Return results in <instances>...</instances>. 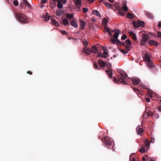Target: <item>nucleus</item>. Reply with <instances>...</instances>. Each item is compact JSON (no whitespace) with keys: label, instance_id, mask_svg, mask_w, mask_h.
<instances>
[{"label":"nucleus","instance_id":"f257e3e1","mask_svg":"<svg viewBox=\"0 0 161 161\" xmlns=\"http://www.w3.org/2000/svg\"><path fill=\"white\" fill-rule=\"evenodd\" d=\"M127 74L125 73H120V77L119 78V76H118V78L119 79V81L116 77H114V81L115 83H118L119 81L120 83L123 84H126V81H129L128 80H127Z\"/></svg>","mask_w":161,"mask_h":161},{"label":"nucleus","instance_id":"f03ea898","mask_svg":"<svg viewBox=\"0 0 161 161\" xmlns=\"http://www.w3.org/2000/svg\"><path fill=\"white\" fill-rule=\"evenodd\" d=\"M15 16L17 20L20 22L23 23H27L28 22V18L24 14L20 12H17L15 13Z\"/></svg>","mask_w":161,"mask_h":161},{"label":"nucleus","instance_id":"7ed1b4c3","mask_svg":"<svg viewBox=\"0 0 161 161\" xmlns=\"http://www.w3.org/2000/svg\"><path fill=\"white\" fill-rule=\"evenodd\" d=\"M144 143V144L142 145L141 148L138 150L142 153H144L147 151L149 147L150 143L147 139L145 140Z\"/></svg>","mask_w":161,"mask_h":161},{"label":"nucleus","instance_id":"20e7f679","mask_svg":"<svg viewBox=\"0 0 161 161\" xmlns=\"http://www.w3.org/2000/svg\"><path fill=\"white\" fill-rule=\"evenodd\" d=\"M102 141L103 143H104L105 145L108 148H110L111 147L112 141L108 137H105L102 140Z\"/></svg>","mask_w":161,"mask_h":161},{"label":"nucleus","instance_id":"39448f33","mask_svg":"<svg viewBox=\"0 0 161 161\" xmlns=\"http://www.w3.org/2000/svg\"><path fill=\"white\" fill-rule=\"evenodd\" d=\"M155 36L157 37V36L151 32H149L147 33L144 34H142V39L144 41H147L148 40L150 39L151 37Z\"/></svg>","mask_w":161,"mask_h":161},{"label":"nucleus","instance_id":"423d86ee","mask_svg":"<svg viewBox=\"0 0 161 161\" xmlns=\"http://www.w3.org/2000/svg\"><path fill=\"white\" fill-rule=\"evenodd\" d=\"M114 6L115 7L116 9L119 11V14L122 16H124L125 14L122 10L121 7L119 6V3H114Z\"/></svg>","mask_w":161,"mask_h":161},{"label":"nucleus","instance_id":"0eeeda50","mask_svg":"<svg viewBox=\"0 0 161 161\" xmlns=\"http://www.w3.org/2000/svg\"><path fill=\"white\" fill-rule=\"evenodd\" d=\"M91 52L90 48L86 47H84L82 49V52H84L87 55L91 54Z\"/></svg>","mask_w":161,"mask_h":161},{"label":"nucleus","instance_id":"6e6552de","mask_svg":"<svg viewBox=\"0 0 161 161\" xmlns=\"http://www.w3.org/2000/svg\"><path fill=\"white\" fill-rule=\"evenodd\" d=\"M132 82L134 85H136L139 84L140 82V80L138 78H133L131 79Z\"/></svg>","mask_w":161,"mask_h":161},{"label":"nucleus","instance_id":"1a4fd4ad","mask_svg":"<svg viewBox=\"0 0 161 161\" xmlns=\"http://www.w3.org/2000/svg\"><path fill=\"white\" fill-rule=\"evenodd\" d=\"M114 32H115V34L114 35V37L115 39H117L120 31L118 29H115L114 30Z\"/></svg>","mask_w":161,"mask_h":161},{"label":"nucleus","instance_id":"9d476101","mask_svg":"<svg viewBox=\"0 0 161 161\" xmlns=\"http://www.w3.org/2000/svg\"><path fill=\"white\" fill-rule=\"evenodd\" d=\"M75 3L78 9L80 8L81 5V1L80 0H74Z\"/></svg>","mask_w":161,"mask_h":161},{"label":"nucleus","instance_id":"9b49d317","mask_svg":"<svg viewBox=\"0 0 161 161\" xmlns=\"http://www.w3.org/2000/svg\"><path fill=\"white\" fill-rule=\"evenodd\" d=\"M144 58L146 62H149L151 60V57L148 53L145 54L144 55Z\"/></svg>","mask_w":161,"mask_h":161},{"label":"nucleus","instance_id":"f8f14e48","mask_svg":"<svg viewBox=\"0 0 161 161\" xmlns=\"http://www.w3.org/2000/svg\"><path fill=\"white\" fill-rule=\"evenodd\" d=\"M129 34L130 36L134 41H136L137 40V38L136 34L133 32L131 31L129 32Z\"/></svg>","mask_w":161,"mask_h":161},{"label":"nucleus","instance_id":"ddd939ff","mask_svg":"<svg viewBox=\"0 0 161 161\" xmlns=\"http://www.w3.org/2000/svg\"><path fill=\"white\" fill-rule=\"evenodd\" d=\"M23 3L26 6L29 8H31V5L27 0H23Z\"/></svg>","mask_w":161,"mask_h":161},{"label":"nucleus","instance_id":"4468645a","mask_svg":"<svg viewBox=\"0 0 161 161\" xmlns=\"http://www.w3.org/2000/svg\"><path fill=\"white\" fill-rule=\"evenodd\" d=\"M148 42L149 44L153 45L155 46H158V42L153 40H149L148 41Z\"/></svg>","mask_w":161,"mask_h":161},{"label":"nucleus","instance_id":"2eb2a0df","mask_svg":"<svg viewBox=\"0 0 161 161\" xmlns=\"http://www.w3.org/2000/svg\"><path fill=\"white\" fill-rule=\"evenodd\" d=\"M106 72L107 74L108 75L109 77L111 78L112 76V71L111 70L110 68H109V70H106Z\"/></svg>","mask_w":161,"mask_h":161},{"label":"nucleus","instance_id":"dca6fc26","mask_svg":"<svg viewBox=\"0 0 161 161\" xmlns=\"http://www.w3.org/2000/svg\"><path fill=\"white\" fill-rule=\"evenodd\" d=\"M98 63L99 64L100 66L102 67L105 66L106 65L105 63L103 61L102 59H99L98 61Z\"/></svg>","mask_w":161,"mask_h":161},{"label":"nucleus","instance_id":"f3484780","mask_svg":"<svg viewBox=\"0 0 161 161\" xmlns=\"http://www.w3.org/2000/svg\"><path fill=\"white\" fill-rule=\"evenodd\" d=\"M98 51L97 47L96 46H94L92 47L91 51L94 53H96Z\"/></svg>","mask_w":161,"mask_h":161},{"label":"nucleus","instance_id":"a211bd4d","mask_svg":"<svg viewBox=\"0 0 161 161\" xmlns=\"http://www.w3.org/2000/svg\"><path fill=\"white\" fill-rule=\"evenodd\" d=\"M138 134L141 135L143 132V130L142 128L138 127L136 129Z\"/></svg>","mask_w":161,"mask_h":161},{"label":"nucleus","instance_id":"6ab92c4d","mask_svg":"<svg viewBox=\"0 0 161 161\" xmlns=\"http://www.w3.org/2000/svg\"><path fill=\"white\" fill-rule=\"evenodd\" d=\"M80 29L83 30L85 28L86 23L81 20H80Z\"/></svg>","mask_w":161,"mask_h":161},{"label":"nucleus","instance_id":"aec40b11","mask_svg":"<svg viewBox=\"0 0 161 161\" xmlns=\"http://www.w3.org/2000/svg\"><path fill=\"white\" fill-rule=\"evenodd\" d=\"M92 13L93 14L99 17H101V15L99 12L97 10H93L92 11Z\"/></svg>","mask_w":161,"mask_h":161},{"label":"nucleus","instance_id":"412c9836","mask_svg":"<svg viewBox=\"0 0 161 161\" xmlns=\"http://www.w3.org/2000/svg\"><path fill=\"white\" fill-rule=\"evenodd\" d=\"M153 114V113L151 111H146L145 112L144 114V117L146 115H147L148 116H152Z\"/></svg>","mask_w":161,"mask_h":161},{"label":"nucleus","instance_id":"4be33fe9","mask_svg":"<svg viewBox=\"0 0 161 161\" xmlns=\"http://www.w3.org/2000/svg\"><path fill=\"white\" fill-rule=\"evenodd\" d=\"M108 22V20L107 19L104 18L103 19L102 23L104 27H106L107 26Z\"/></svg>","mask_w":161,"mask_h":161},{"label":"nucleus","instance_id":"5701e85b","mask_svg":"<svg viewBox=\"0 0 161 161\" xmlns=\"http://www.w3.org/2000/svg\"><path fill=\"white\" fill-rule=\"evenodd\" d=\"M110 41L114 44L117 43V44H119L120 42V41L117 39H112L110 40Z\"/></svg>","mask_w":161,"mask_h":161},{"label":"nucleus","instance_id":"b1692460","mask_svg":"<svg viewBox=\"0 0 161 161\" xmlns=\"http://www.w3.org/2000/svg\"><path fill=\"white\" fill-rule=\"evenodd\" d=\"M70 24L72 26L74 27L75 28L78 27V25L77 22L76 21H72L70 23Z\"/></svg>","mask_w":161,"mask_h":161},{"label":"nucleus","instance_id":"393cba45","mask_svg":"<svg viewBox=\"0 0 161 161\" xmlns=\"http://www.w3.org/2000/svg\"><path fill=\"white\" fill-rule=\"evenodd\" d=\"M145 13L146 16L148 18L151 19L153 18V15L151 13L147 11H145Z\"/></svg>","mask_w":161,"mask_h":161},{"label":"nucleus","instance_id":"a878e982","mask_svg":"<svg viewBox=\"0 0 161 161\" xmlns=\"http://www.w3.org/2000/svg\"><path fill=\"white\" fill-rule=\"evenodd\" d=\"M147 62L148 63L147 66L149 68H151L153 67L154 65L153 64V63L151 60Z\"/></svg>","mask_w":161,"mask_h":161},{"label":"nucleus","instance_id":"bb28decb","mask_svg":"<svg viewBox=\"0 0 161 161\" xmlns=\"http://www.w3.org/2000/svg\"><path fill=\"white\" fill-rule=\"evenodd\" d=\"M138 22L139 27L140 26L143 27L145 26V23L143 21L139 20Z\"/></svg>","mask_w":161,"mask_h":161},{"label":"nucleus","instance_id":"cd10ccee","mask_svg":"<svg viewBox=\"0 0 161 161\" xmlns=\"http://www.w3.org/2000/svg\"><path fill=\"white\" fill-rule=\"evenodd\" d=\"M97 56L101 58H106L107 57V56L103 55V54L101 53H99L97 54Z\"/></svg>","mask_w":161,"mask_h":161},{"label":"nucleus","instance_id":"c85d7f7f","mask_svg":"<svg viewBox=\"0 0 161 161\" xmlns=\"http://www.w3.org/2000/svg\"><path fill=\"white\" fill-rule=\"evenodd\" d=\"M133 25L134 27L135 28H137L139 27L138 21V22H137L136 21H134L133 22Z\"/></svg>","mask_w":161,"mask_h":161},{"label":"nucleus","instance_id":"c756f323","mask_svg":"<svg viewBox=\"0 0 161 161\" xmlns=\"http://www.w3.org/2000/svg\"><path fill=\"white\" fill-rule=\"evenodd\" d=\"M50 5L51 8H53L56 5V3L50 2Z\"/></svg>","mask_w":161,"mask_h":161},{"label":"nucleus","instance_id":"7c9ffc66","mask_svg":"<svg viewBox=\"0 0 161 161\" xmlns=\"http://www.w3.org/2000/svg\"><path fill=\"white\" fill-rule=\"evenodd\" d=\"M51 23L54 25L56 26H58V23L56 21L52 19L51 21Z\"/></svg>","mask_w":161,"mask_h":161},{"label":"nucleus","instance_id":"2f4dec72","mask_svg":"<svg viewBox=\"0 0 161 161\" xmlns=\"http://www.w3.org/2000/svg\"><path fill=\"white\" fill-rule=\"evenodd\" d=\"M63 13V12L61 10H58L56 11V14L58 16H60L62 15Z\"/></svg>","mask_w":161,"mask_h":161},{"label":"nucleus","instance_id":"473e14b6","mask_svg":"<svg viewBox=\"0 0 161 161\" xmlns=\"http://www.w3.org/2000/svg\"><path fill=\"white\" fill-rule=\"evenodd\" d=\"M58 3L57 5V7L59 9H61L63 8V5L60 2H57Z\"/></svg>","mask_w":161,"mask_h":161},{"label":"nucleus","instance_id":"72a5a7b5","mask_svg":"<svg viewBox=\"0 0 161 161\" xmlns=\"http://www.w3.org/2000/svg\"><path fill=\"white\" fill-rule=\"evenodd\" d=\"M104 4L108 8H112L113 5L112 4H111L109 3H108L106 2H105Z\"/></svg>","mask_w":161,"mask_h":161},{"label":"nucleus","instance_id":"f704fd0d","mask_svg":"<svg viewBox=\"0 0 161 161\" xmlns=\"http://www.w3.org/2000/svg\"><path fill=\"white\" fill-rule=\"evenodd\" d=\"M126 16L129 18L132 19H133L134 18V16L131 13H128L126 15Z\"/></svg>","mask_w":161,"mask_h":161},{"label":"nucleus","instance_id":"c9c22d12","mask_svg":"<svg viewBox=\"0 0 161 161\" xmlns=\"http://www.w3.org/2000/svg\"><path fill=\"white\" fill-rule=\"evenodd\" d=\"M66 17L69 19H71L73 17V14H66Z\"/></svg>","mask_w":161,"mask_h":161},{"label":"nucleus","instance_id":"e433bc0d","mask_svg":"<svg viewBox=\"0 0 161 161\" xmlns=\"http://www.w3.org/2000/svg\"><path fill=\"white\" fill-rule=\"evenodd\" d=\"M125 47L126 50L128 52L130 49L131 48V45H125Z\"/></svg>","mask_w":161,"mask_h":161},{"label":"nucleus","instance_id":"4c0bfd02","mask_svg":"<svg viewBox=\"0 0 161 161\" xmlns=\"http://www.w3.org/2000/svg\"><path fill=\"white\" fill-rule=\"evenodd\" d=\"M62 22L65 25H66L69 23V21L66 19H64L63 20Z\"/></svg>","mask_w":161,"mask_h":161},{"label":"nucleus","instance_id":"58836bf2","mask_svg":"<svg viewBox=\"0 0 161 161\" xmlns=\"http://www.w3.org/2000/svg\"><path fill=\"white\" fill-rule=\"evenodd\" d=\"M122 10H124L125 12H127L128 11V8L127 6H123L122 8H121Z\"/></svg>","mask_w":161,"mask_h":161},{"label":"nucleus","instance_id":"ea45409f","mask_svg":"<svg viewBox=\"0 0 161 161\" xmlns=\"http://www.w3.org/2000/svg\"><path fill=\"white\" fill-rule=\"evenodd\" d=\"M133 90H134V91L136 93H140L141 91L139 90L137 88H133Z\"/></svg>","mask_w":161,"mask_h":161},{"label":"nucleus","instance_id":"a19ab883","mask_svg":"<svg viewBox=\"0 0 161 161\" xmlns=\"http://www.w3.org/2000/svg\"><path fill=\"white\" fill-rule=\"evenodd\" d=\"M147 95L150 97H152L153 96V93L152 92L148 91L147 93Z\"/></svg>","mask_w":161,"mask_h":161},{"label":"nucleus","instance_id":"79ce46f5","mask_svg":"<svg viewBox=\"0 0 161 161\" xmlns=\"http://www.w3.org/2000/svg\"><path fill=\"white\" fill-rule=\"evenodd\" d=\"M60 32L61 34H62L63 35H67L68 34L67 32L65 31H64L63 30H60Z\"/></svg>","mask_w":161,"mask_h":161},{"label":"nucleus","instance_id":"37998d69","mask_svg":"<svg viewBox=\"0 0 161 161\" xmlns=\"http://www.w3.org/2000/svg\"><path fill=\"white\" fill-rule=\"evenodd\" d=\"M125 45H131V42H130V40L129 39H127L125 41Z\"/></svg>","mask_w":161,"mask_h":161},{"label":"nucleus","instance_id":"c03bdc74","mask_svg":"<svg viewBox=\"0 0 161 161\" xmlns=\"http://www.w3.org/2000/svg\"><path fill=\"white\" fill-rule=\"evenodd\" d=\"M83 44L85 46H87L88 45V43L87 41L84 40L82 41Z\"/></svg>","mask_w":161,"mask_h":161},{"label":"nucleus","instance_id":"a18cd8bd","mask_svg":"<svg viewBox=\"0 0 161 161\" xmlns=\"http://www.w3.org/2000/svg\"><path fill=\"white\" fill-rule=\"evenodd\" d=\"M14 4L15 6H17L18 5V2L17 0H14L13 1Z\"/></svg>","mask_w":161,"mask_h":161},{"label":"nucleus","instance_id":"49530a36","mask_svg":"<svg viewBox=\"0 0 161 161\" xmlns=\"http://www.w3.org/2000/svg\"><path fill=\"white\" fill-rule=\"evenodd\" d=\"M93 65H94V68L95 69H100V68H99L98 67V66H97V63L96 62H94V63Z\"/></svg>","mask_w":161,"mask_h":161},{"label":"nucleus","instance_id":"de8ad7c7","mask_svg":"<svg viewBox=\"0 0 161 161\" xmlns=\"http://www.w3.org/2000/svg\"><path fill=\"white\" fill-rule=\"evenodd\" d=\"M120 51L123 54H126L127 53L128 51L127 50H125L124 49H121L120 50Z\"/></svg>","mask_w":161,"mask_h":161},{"label":"nucleus","instance_id":"09e8293b","mask_svg":"<svg viewBox=\"0 0 161 161\" xmlns=\"http://www.w3.org/2000/svg\"><path fill=\"white\" fill-rule=\"evenodd\" d=\"M83 10L84 13H86L88 11V9L87 8H83Z\"/></svg>","mask_w":161,"mask_h":161},{"label":"nucleus","instance_id":"8fccbe9b","mask_svg":"<svg viewBox=\"0 0 161 161\" xmlns=\"http://www.w3.org/2000/svg\"><path fill=\"white\" fill-rule=\"evenodd\" d=\"M44 18H45V19L46 21H47L49 19L50 17L49 16H46L44 15Z\"/></svg>","mask_w":161,"mask_h":161},{"label":"nucleus","instance_id":"3c124183","mask_svg":"<svg viewBox=\"0 0 161 161\" xmlns=\"http://www.w3.org/2000/svg\"><path fill=\"white\" fill-rule=\"evenodd\" d=\"M146 41H144L143 40H141V45H142V46L144 45H145V43H146Z\"/></svg>","mask_w":161,"mask_h":161},{"label":"nucleus","instance_id":"603ef678","mask_svg":"<svg viewBox=\"0 0 161 161\" xmlns=\"http://www.w3.org/2000/svg\"><path fill=\"white\" fill-rule=\"evenodd\" d=\"M127 36L125 35H123L121 37V39L122 40H124L126 38Z\"/></svg>","mask_w":161,"mask_h":161},{"label":"nucleus","instance_id":"864d4df0","mask_svg":"<svg viewBox=\"0 0 161 161\" xmlns=\"http://www.w3.org/2000/svg\"><path fill=\"white\" fill-rule=\"evenodd\" d=\"M108 53L107 51V49L104 50V51H103V54L104 55L107 56V55L108 54Z\"/></svg>","mask_w":161,"mask_h":161},{"label":"nucleus","instance_id":"5fc2aeb1","mask_svg":"<svg viewBox=\"0 0 161 161\" xmlns=\"http://www.w3.org/2000/svg\"><path fill=\"white\" fill-rule=\"evenodd\" d=\"M157 34L158 37L161 38V32L160 31H158Z\"/></svg>","mask_w":161,"mask_h":161},{"label":"nucleus","instance_id":"6e6d98bb","mask_svg":"<svg viewBox=\"0 0 161 161\" xmlns=\"http://www.w3.org/2000/svg\"><path fill=\"white\" fill-rule=\"evenodd\" d=\"M119 44L120 45L123 46L124 47H125V43H124V42H120L119 43Z\"/></svg>","mask_w":161,"mask_h":161},{"label":"nucleus","instance_id":"4d7b16f0","mask_svg":"<svg viewBox=\"0 0 161 161\" xmlns=\"http://www.w3.org/2000/svg\"><path fill=\"white\" fill-rule=\"evenodd\" d=\"M105 28V29L106 30V31L108 32L110 31V29L108 27H107L106 26V27H104Z\"/></svg>","mask_w":161,"mask_h":161},{"label":"nucleus","instance_id":"13d9d810","mask_svg":"<svg viewBox=\"0 0 161 161\" xmlns=\"http://www.w3.org/2000/svg\"><path fill=\"white\" fill-rule=\"evenodd\" d=\"M47 0H41V3H46Z\"/></svg>","mask_w":161,"mask_h":161},{"label":"nucleus","instance_id":"bf43d9fd","mask_svg":"<svg viewBox=\"0 0 161 161\" xmlns=\"http://www.w3.org/2000/svg\"><path fill=\"white\" fill-rule=\"evenodd\" d=\"M126 2L125 1H123L122 2V4L123 6H127L126 5Z\"/></svg>","mask_w":161,"mask_h":161},{"label":"nucleus","instance_id":"052dcab7","mask_svg":"<svg viewBox=\"0 0 161 161\" xmlns=\"http://www.w3.org/2000/svg\"><path fill=\"white\" fill-rule=\"evenodd\" d=\"M158 26L160 28L161 27V22L160 21L158 22Z\"/></svg>","mask_w":161,"mask_h":161},{"label":"nucleus","instance_id":"680f3d73","mask_svg":"<svg viewBox=\"0 0 161 161\" xmlns=\"http://www.w3.org/2000/svg\"><path fill=\"white\" fill-rule=\"evenodd\" d=\"M27 74H29L30 75H32V72L31 71H28L27 72Z\"/></svg>","mask_w":161,"mask_h":161},{"label":"nucleus","instance_id":"e2e57ef3","mask_svg":"<svg viewBox=\"0 0 161 161\" xmlns=\"http://www.w3.org/2000/svg\"><path fill=\"white\" fill-rule=\"evenodd\" d=\"M23 3H20L19 5V7L20 8H23Z\"/></svg>","mask_w":161,"mask_h":161},{"label":"nucleus","instance_id":"0e129e2a","mask_svg":"<svg viewBox=\"0 0 161 161\" xmlns=\"http://www.w3.org/2000/svg\"><path fill=\"white\" fill-rule=\"evenodd\" d=\"M64 4H65L67 2L66 0H63L62 1Z\"/></svg>","mask_w":161,"mask_h":161},{"label":"nucleus","instance_id":"69168bd1","mask_svg":"<svg viewBox=\"0 0 161 161\" xmlns=\"http://www.w3.org/2000/svg\"><path fill=\"white\" fill-rule=\"evenodd\" d=\"M146 100L147 102H150V99L149 98H147Z\"/></svg>","mask_w":161,"mask_h":161},{"label":"nucleus","instance_id":"338daca9","mask_svg":"<svg viewBox=\"0 0 161 161\" xmlns=\"http://www.w3.org/2000/svg\"><path fill=\"white\" fill-rule=\"evenodd\" d=\"M158 110L159 111L161 112V106H159L158 107Z\"/></svg>","mask_w":161,"mask_h":161},{"label":"nucleus","instance_id":"774afa93","mask_svg":"<svg viewBox=\"0 0 161 161\" xmlns=\"http://www.w3.org/2000/svg\"><path fill=\"white\" fill-rule=\"evenodd\" d=\"M108 1L111 3H113L114 2V0H108Z\"/></svg>","mask_w":161,"mask_h":161}]
</instances>
